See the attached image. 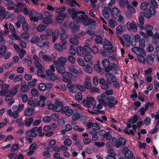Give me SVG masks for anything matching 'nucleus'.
I'll use <instances>...</instances> for the list:
<instances>
[{
	"label": "nucleus",
	"mask_w": 159,
	"mask_h": 159,
	"mask_svg": "<svg viewBox=\"0 0 159 159\" xmlns=\"http://www.w3.org/2000/svg\"><path fill=\"white\" fill-rule=\"evenodd\" d=\"M149 5V9H147L144 12L141 11L140 13H143L144 16L147 18H150L152 16L154 15L156 13V8L158 7V5L155 0L148 1Z\"/></svg>",
	"instance_id": "1"
},
{
	"label": "nucleus",
	"mask_w": 159,
	"mask_h": 159,
	"mask_svg": "<svg viewBox=\"0 0 159 159\" xmlns=\"http://www.w3.org/2000/svg\"><path fill=\"white\" fill-rule=\"evenodd\" d=\"M87 15L85 14H83L80 15L76 19L74 20L76 22H80L82 24L85 26H89V27L91 28L90 25H92L91 29H93L95 27V25L93 24L95 23V21L91 19H88Z\"/></svg>",
	"instance_id": "2"
},
{
	"label": "nucleus",
	"mask_w": 159,
	"mask_h": 159,
	"mask_svg": "<svg viewBox=\"0 0 159 159\" xmlns=\"http://www.w3.org/2000/svg\"><path fill=\"white\" fill-rule=\"evenodd\" d=\"M42 68H39L37 71V74L39 76H40L42 78H45V79L50 81H54L58 79L57 76L55 75V74L52 72L50 70L48 69L46 71L47 75L43 74V71Z\"/></svg>",
	"instance_id": "3"
},
{
	"label": "nucleus",
	"mask_w": 159,
	"mask_h": 159,
	"mask_svg": "<svg viewBox=\"0 0 159 159\" xmlns=\"http://www.w3.org/2000/svg\"><path fill=\"white\" fill-rule=\"evenodd\" d=\"M47 106L49 109L52 110L54 112H61L64 107L63 102L59 101H56L54 104L49 103Z\"/></svg>",
	"instance_id": "4"
},
{
	"label": "nucleus",
	"mask_w": 159,
	"mask_h": 159,
	"mask_svg": "<svg viewBox=\"0 0 159 159\" xmlns=\"http://www.w3.org/2000/svg\"><path fill=\"white\" fill-rule=\"evenodd\" d=\"M81 101L82 102L85 106L88 108L91 107V105L95 106L96 104V102L92 97H87L86 100L82 99Z\"/></svg>",
	"instance_id": "5"
},
{
	"label": "nucleus",
	"mask_w": 159,
	"mask_h": 159,
	"mask_svg": "<svg viewBox=\"0 0 159 159\" xmlns=\"http://www.w3.org/2000/svg\"><path fill=\"white\" fill-rule=\"evenodd\" d=\"M123 152L125 154V159H135V157L133 155L132 152L127 147L124 148Z\"/></svg>",
	"instance_id": "6"
},
{
	"label": "nucleus",
	"mask_w": 159,
	"mask_h": 159,
	"mask_svg": "<svg viewBox=\"0 0 159 159\" xmlns=\"http://www.w3.org/2000/svg\"><path fill=\"white\" fill-rule=\"evenodd\" d=\"M68 11L71 14L73 20L76 19V18L78 17V14L83 15V14H85V12L82 11H76V9L75 8L69 9Z\"/></svg>",
	"instance_id": "7"
},
{
	"label": "nucleus",
	"mask_w": 159,
	"mask_h": 159,
	"mask_svg": "<svg viewBox=\"0 0 159 159\" xmlns=\"http://www.w3.org/2000/svg\"><path fill=\"white\" fill-rule=\"evenodd\" d=\"M61 76L63 81L69 83L72 82L71 80L73 78V75L71 73L66 72Z\"/></svg>",
	"instance_id": "8"
},
{
	"label": "nucleus",
	"mask_w": 159,
	"mask_h": 159,
	"mask_svg": "<svg viewBox=\"0 0 159 159\" xmlns=\"http://www.w3.org/2000/svg\"><path fill=\"white\" fill-rule=\"evenodd\" d=\"M103 47L105 50H109V53H113L116 50V49L115 48H113V45L110 41L104 44L103 45Z\"/></svg>",
	"instance_id": "9"
},
{
	"label": "nucleus",
	"mask_w": 159,
	"mask_h": 159,
	"mask_svg": "<svg viewBox=\"0 0 159 159\" xmlns=\"http://www.w3.org/2000/svg\"><path fill=\"white\" fill-rule=\"evenodd\" d=\"M118 68L117 65L114 62L111 63V65L108 68L104 69L105 71L106 72H109L110 71L112 70V72L115 74H116Z\"/></svg>",
	"instance_id": "10"
},
{
	"label": "nucleus",
	"mask_w": 159,
	"mask_h": 159,
	"mask_svg": "<svg viewBox=\"0 0 159 159\" xmlns=\"http://www.w3.org/2000/svg\"><path fill=\"white\" fill-rule=\"evenodd\" d=\"M127 28L129 30H132L134 32H136L137 31V27L136 23L134 21L130 22L129 21L126 23Z\"/></svg>",
	"instance_id": "11"
},
{
	"label": "nucleus",
	"mask_w": 159,
	"mask_h": 159,
	"mask_svg": "<svg viewBox=\"0 0 159 159\" xmlns=\"http://www.w3.org/2000/svg\"><path fill=\"white\" fill-rule=\"evenodd\" d=\"M69 26L73 33L77 32L80 30L79 25L78 23L71 22L69 24Z\"/></svg>",
	"instance_id": "12"
},
{
	"label": "nucleus",
	"mask_w": 159,
	"mask_h": 159,
	"mask_svg": "<svg viewBox=\"0 0 159 159\" xmlns=\"http://www.w3.org/2000/svg\"><path fill=\"white\" fill-rule=\"evenodd\" d=\"M108 9L111 12V15L114 18L117 17L118 15L120 12V11L116 7H114L112 9H111V7H109Z\"/></svg>",
	"instance_id": "13"
},
{
	"label": "nucleus",
	"mask_w": 159,
	"mask_h": 159,
	"mask_svg": "<svg viewBox=\"0 0 159 159\" xmlns=\"http://www.w3.org/2000/svg\"><path fill=\"white\" fill-rule=\"evenodd\" d=\"M73 112V110L72 109H69L68 106H66L61 110V113L62 114L65 113L66 116H69L72 115Z\"/></svg>",
	"instance_id": "14"
},
{
	"label": "nucleus",
	"mask_w": 159,
	"mask_h": 159,
	"mask_svg": "<svg viewBox=\"0 0 159 159\" xmlns=\"http://www.w3.org/2000/svg\"><path fill=\"white\" fill-rule=\"evenodd\" d=\"M85 81L84 82V84L85 89H90L92 86L90 78L86 77L85 78Z\"/></svg>",
	"instance_id": "15"
},
{
	"label": "nucleus",
	"mask_w": 159,
	"mask_h": 159,
	"mask_svg": "<svg viewBox=\"0 0 159 159\" xmlns=\"http://www.w3.org/2000/svg\"><path fill=\"white\" fill-rule=\"evenodd\" d=\"M107 102L108 106L110 107H113L115 106V103H114L115 98L113 96H111L105 98Z\"/></svg>",
	"instance_id": "16"
},
{
	"label": "nucleus",
	"mask_w": 159,
	"mask_h": 159,
	"mask_svg": "<svg viewBox=\"0 0 159 159\" xmlns=\"http://www.w3.org/2000/svg\"><path fill=\"white\" fill-rule=\"evenodd\" d=\"M126 143L125 140L122 137H119L118 140L116 144H115V146L117 148H120L121 146H124Z\"/></svg>",
	"instance_id": "17"
},
{
	"label": "nucleus",
	"mask_w": 159,
	"mask_h": 159,
	"mask_svg": "<svg viewBox=\"0 0 159 159\" xmlns=\"http://www.w3.org/2000/svg\"><path fill=\"white\" fill-rule=\"evenodd\" d=\"M155 56L152 54L148 55L147 57V63L148 65H152L154 62Z\"/></svg>",
	"instance_id": "18"
},
{
	"label": "nucleus",
	"mask_w": 159,
	"mask_h": 159,
	"mask_svg": "<svg viewBox=\"0 0 159 159\" xmlns=\"http://www.w3.org/2000/svg\"><path fill=\"white\" fill-rule=\"evenodd\" d=\"M67 15V14L65 12L60 13L57 17L56 20L57 22L59 23H61Z\"/></svg>",
	"instance_id": "19"
},
{
	"label": "nucleus",
	"mask_w": 159,
	"mask_h": 159,
	"mask_svg": "<svg viewBox=\"0 0 159 159\" xmlns=\"http://www.w3.org/2000/svg\"><path fill=\"white\" fill-rule=\"evenodd\" d=\"M57 60L58 62H57V63H58V65L65 66V63L67 61L66 58L61 57L57 58Z\"/></svg>",
	"instance_id": "20"
},
{
	"label": "nucleus",
	"mask_w": 159,
	"mask_h": 159,
	"mask_svg": "<svg viewBox=\"0 0 159 159\" xmlns=\"http://www.w3.org/2000/svg\"><path fill=\"white\" fill-rule=\"evenodd\" d=\"M21 87L20 90L21 91L23 92H26L29 89L28 86L26 85V81L23 80L21 82Z\"/></svg>",
	"instance_id": "21"
},
{
	"label": "nucleus",
	"mask_w": 159,
	"mask_h": 159,
	"mask_svg": "<svg viewBox=\"0 0 159 159\" xmlns=\"http://www.w3.org/2000/svg\"><path fill=\"white\" fill-rule=\"evenodd\" d=\"M94 69L98 72L101 74H103L104 73V69L102 68L99 64H95L93 66Z\"/></svg>",
	"instance_id": "22"
},
{
	"label": "nucleus",
	"mask_w": 159,
	"mask_h": 159,
	"mask_svg": "<svg viewBox=\"0 0 159 159\" xmlns=\"http://www.w3.org/2000/svg\"><path fill=\"white\" fill-rule=\"evenodd\" d=\"M66 3L71 7H74L75 5L80 6V4L75 0H67Z\"/></svg>",
	"instance_id": "23"
},
{
	"label": "nucleus",
	"mask_w": 159,
	"mask_h": 159,
	"mask_svg": "<svg viewBox=\"0 0 159 159\" xmlns=\"http://www.w3.org/2000/svg\"><path fill=\"white\" fill-rule=\"evenodd\" d=\"M56 69L57 72L61 75L66 72L64 66L58 65L56 67Z\"/></svg>",
	"instance_id": "24"
},
{
	"label": "nucleus",
	"mask_w": 159,
	"mask_h": 159,
	"mask_svg": "<svg viewBox=\"0 0 159 159\" xmlns=\"http://www.w3.org/2000/svg\"><path fill=\"white\" fill-rule=\"evenodd\" d=\"M40 54L42 55V57L43 59L46 62H50L52 61L51 58L49 56L47 55H44L42 51H40Z\"/></svg>",
	"instance_id": "25"
},
{
	"label": "nucleus",
	"mask_w": 159,
	"mask_h": 159,
	"mask_svg": "<svg viewBox=\"0 0 159 159\" xmlns=\"http://www.w3.org/2000/svg\"><path fill=\"white\" fill-rule=\"evenodd\" d=\"M102 63L103 66L106 69L110 66V62L109 60L107 59H104L102 60Z\"/></svg>",
	"instance_id": "26"
},
{
	"label": "nucleus",
	"mask_w": 159,
	"mask_h": 159,
	"mask_svg": "<svg viewBox=\"0 0 159 159\" xmlns=\"http://www.w3.org/2000/svg\"><path fill=\"white\" fill-rule=\"evenodd\" d=\"M29 11H30V12L29 13V17L30 21L31 22L33 21L34 22H37L38 21V18L34 16L32 11L30 10Z\"/></svg>",
	"instance_id": "27"
},
{
	"label": "nucleus",
	"mask_w": 159,
	"mask_h": 159,
	"mask_svg": "<svg viewBox=\"0 0 159 159\" xmlns=\"http://www.w3.org/2000/svg\"><path fill=\"white\" fill-rule=\"evenodd\" d=\"M59 34V31L58 30H55L52 34V41L54 43L56 41V39L58 37Z\"/></svg>",
	"instance_id": "28"
},
{
	"label": "nucleus",
	"mask_w": 159,
	"mask_h": 159,
	"mask_svg": "<svg viewBox=\"0 0 159 159\" xmlns=\"http://www.w3.org/2000/svg\"><path fill=\"white\" fill-rule=\"evenodd\" d=\"M76 48V46L74 45H71L70 46L69 52L71 55H75L76 54L77 52V50H75Z\"/></svg>",
	"instance_id": "29"
},
{
	"label": "nucleus",
	"mask_w": 159,
	"mask_h": 159,
	"mask_svg": "<svg viewBox=\"0 0 159 159\" xmlns=\"http://www.w3.org/2000/svg\"><path fill=\"white\" fill-rule=\"evenodd\" d=\"M149 3H148V2H143L141 3L140 6V9L142 10H145L146 11L148 6H149Z\"/></svg>",
	"instance_id": "30"
},
{
	"label": "nucleus",
	"mask_w": 159,
	"mask_h": 159,
	"mask_svg": "<svg viewBox=\"0 0 159 159\" xmlns=\"http://www.w3.org/2000/svg\"><path fill=\"white\" fill-rule=\"evenodd\" d=\"M138 120V117L137 115H134L133 118H131L128 121V122L130 124H135L136 123Z\"/></svg>",
	"instance_id": "31"
},
{
	"label": "nucleus",
	"mask_w": 159,
	"mask_h": 159,
	"mask_svg": "<svg viewBox=\"0 0 159 159\" xmlns=\"http://www.w3.org/2000/svg\"><path fill=\"white\" fill-rule=\"evenodd\" d=\"M42 21L44 24L49 25L52 23V20L51 18H49L48 17H46L43 19Z\"/></svg>",
	"instance_id": "32"
},
{
	"label": "nucleus",
	"mask_w": 159,
	"mask_h": 159,
	"mask_svg": "<svg viewBox=\"0 0 159 159\" xmlns=\"http://www.w3.org/2000/svg\"><path fill=\"white\" fill-rule=\"evenodd\" d=\"M6 13L5 8L0 6V19L4 18L5 17Z\"/></svg>",
	"instance_id": "33"
},
{
	"label": "nucleus",
	"mask_w": 159,
	"mask_h": 159,
	"mask_svg": "<svg viewBox=\"0 0 159 159\" xmlns=\"http://www.w3.org/2000/svg\"><path fill=\"white\" fill-rule=\"evenodd\" d=\"M7 49V48L5 45H2L0 48V56L2 57L5 54Z\"/></svg>",
	"instance_id": "34"
},
{
	"label": "nucleus",
	"mask_w": 159,
	"mask_h": 159,
	"mask_svg": "<svg viewBox=\"0 0 159 159\" xmlns=\"http://www.w3.org/2000/svg\"><path fill=\"white\" fill-rule=\"evenodd\" d=\"M77 54L79 56H82L84 55V48L81 47H78L76 49Z\"/></svg>",
	"instance_id": "35"
},
{
	"label": "nucleus",
	"mask_w": 159,
	"mask_h": 159,
	"mask_svg": "<svg viewBox=\"0 0 159 159\" xmlns=\"http://www.w3.org/2000/svg\"><path fill=\"white\" fill-rule=\"evenodd\" d=\"M34 109L33 108L30 107L27 108L26 111L25 112L24 114L25 116H31L33 112Z\"/></svg>",
	"instance_id": "36"
},
{
	"label": "nucleus",
	"mask_w": 159,
	"mask_h": 159,
	"mask_svg": "<svg viewBox=\"0 0 159 159\" xmlns=\"http://www.w3.org/2000/svg\"><path fill=\"white\" fill-rule=\"evenodd\" d=\"M106 9L105 10V8H104L103 10L102 11V13L104 17L105 18L108 20L109 19V12L107 11V8L106 7Z\"/></svg>",
	"instance_id": "37"
},
{
	"label": "nucleus",
	"mask_w": 159,
	"mask_h": 159,
	"mask_svg": "<svg viewBox=\"0 0 159 159\" xmlns=\"http://www.w3.org/2000/svg\"><path fill=\"white\" fill-rule=\"evenodd\" d=\"M80 114L78 112H76L73 114L72 118L73 121H76L78 120L80 118Z\"/></svg>",
	"instance_id": "38"
},
{
	"label": "nucleus",
	"mask_w": 159,
	"mask_h": 159,
	"mask_svg": "<svg viewBox=\"0 0 159 159\" xmlns=\"http://www.w3.org/2000/svg\"><path fill=\"white\" fill-rule=\"evenodd\" d=\"M102 38L100 36H97L95 39V41L96 43H99L101 44H102Z\"/></svg>",
	"instance_id": "39"
},
{
	"label": "nucleus",
	"mask_w": 159,
	"mask_h": 159,
	"mask_svg": "<svg viewBox=\"0 0 159 159\" xmlns=\"http://www.w3.org/2000/svg\"><path fill=\"white\" fill-rule=\"evenodd\" d=\"M18 21L21 24H24L27 23L25 20L24 17L22 15H19L18 17Z\"/></svg>",
	"instance_id": "40"
},
{
	"label": "nucleus",
	"mask_w": 159,
	"mask_h": 159,
	"mask_svg": "<svg viewBox=\"0 0 159 159\" xmlns=\"http://www.w3.org/2000/svg\"><path fill=\"white\" fill-rule=\"evenodd\" d=\"M54 47L56 49L60 52H62L64 50L63 47L56 43L54 44Z\"/></svg>",
	"instance_id": "41"
},
{
	"label": "nucleus",
	"mask_w": 159,
	"mask_h": 159,
	"mask_svg": "<svg viewBox=\"0 0 159 159\" xmlns=\"http://www.w3.org/2000/svg\"><path fill=\"white\" fill-rule=\"evenodd\" d=\"M46 27V26L44 25H40L37 27L36 29L38 31L40 32L44 31Z\"/></svg>",
	"instance_id": "42"
},
{
	"label": "nucleus",
	"mask_w": 159,
	"mask_h": 159,
	"mask_svg": "<svg viewBox=\"0 0 159 159\" xmlns=\"http://www.w3.org/2000/svg\"><path fill=\"white\" fill-rule=\"evenodd\" d=\"M33 121V119L32 118H30L28 119H26L25 122V125L27 127H29L31 125Z\"/></svg>",
	"instance_id": "43"
},
{
	"label": "nucleus",
	"mask_w": 159,
	"mask_h": 159,
	"mask_svg": "<svg viewBox=\"0 0 159 159\" xmlns=\"http://www.w3.org/2000/svg\"><path fill=\"white\" fill-rule=\"evenodd\" d=\"M37 81V79H33L32 81L28 82V85L31 88H33L35 87Z\"/></svg>",
	"instance_id": "44"
},
{
	"label": "nucleus",
	"mask_w": 159,
	"mask_h": 159,
	"mask_svg": "<svg viewBox=\"0 0 159 159\" xmlns=\"http://www.w3.org/2000/svg\"><path fill=\"white\" fill-rule=\"evenodd\" d=\"M85 71L86 72H87L89 74L91 73L92 72L93 69L89 65H86L84 67Z\"/></svg>",
	"instance_id": "45"
},
{
	"label": "nucleus",
	"mask_w": 159,
	"mask_h": 159,
	"mask_svg": "<svg viewBox=\"0 0 159 159\" xmlns=\"http://www.w3.org/2000/svg\"><path fill=\"white\" fill-rule=\"evenodd\" d=\"M123 37L127 43H130L131 38L129 35L127 34H125L123 35Z\"/></svg>",
	"instance_id": "46"
},
{
	"label": "nucleus",
	"mask_w": 159,
	"mask_h": 159,
	"mask_svg": "<svg viewBox=\"0 0 159 159\" xmlns=\"http://www.w3.org/2000/svg\"><path fill=\"white\" fill-rule=\"evenodd\" d=\"M75 87L80 91L84 92L86 90L84 86L79 84H76Z\"/></svg>",
	"instance_id": "47"
},
{
	"label": "nucleus",
	"mask_w": 159,
	"mask_h": 159,
	"mask_svg": "<svg viewBox=\"0 0 159 159\" xmlns=\"http://www.w3.org/2000/svg\"><path fill=\"white\" fill-rule=\"evenodd\" d=\"M84 49L86 53H89L92 52L91 49L89 47V46L88 45H84Z\"/></svg>",
	"instance_id": "48"
},
{
	"label": "nucleus",
	"mask_w": 159,
	"mask_h": 159,
	"mask_svg": "<svg viewBox=\"0 0 159 159\" xmlns=\"http://www.w3.org/2000/svg\"><path fill=\"white\" fill-rule=\"evenodd\" d=\"M40 39L39 37L34 36L30 40V42L33 43H35L39 42Z\"/></svg>",
	"instance_id": "49"
},
{
	"label": "nucleus",
	"mask_w": 159,
	"mask_h": 159,
	"mask_svg": "<svg viewBox=\"0 0 159 159\" xmlns=\"http://www.w3.org/2000/svg\"><path fill=\"white\" fill-rule=\"evenodd\" d=\"M38 89L40 90L44 91L46 89V84L45 83H40Z\"/></svg>",
	"instance_id": "50"
},
{
	"label": "nucleus",
	"mask_w": 159,
	"mask_h": 159,
	"mask_svg": "<svg viewBox=\"0 0 159 159\" xmlns=\"http://www.w3.org/2000/svg\"><path fill=\"white\" fill-rule=\"evenodd\" d=\"M5 95L6 96L5 100L7 102H9L12 100L13 98V97L10 95L7 94V93L5 91Z\"/></svg>",
	"instance_id": "51"
},
{
	"label": "nucleus",
	"mask_w": 159,
	"mask_h": 159,
	"mask_svg": "<svg viewBox=\"0 0 159 159\" xmlns=\"http://www.w3.org/2000/svg\"><path fill=\"white\" fill-rule=\"evenodd\" d=\"M67 60L71 63L74 64L75 63L76 59L72 56H68L67 57Z\"/></svg>",
	"instance_id": "52"
},
{
	"label": "nucleus",
	"mask_w": 159,
	"mask_h": 159,
	"mask_svg": "<svg viewBox=\"0 0 159 159\" xmlns=\"http://www.w3.org/2000/svg\"><path fill=\"white\" fill-rule=\"evenodd\" d=\"M67 35L64 32V31H61L60 34V38L61 40H64L67 37Z\"/></svg>",
	"instance_id": "53"
},
{
	"label": "nucleus",
	"mask_w": 159,
	"mask_h": 159,
	"mask_svg": "<svg viewBox=\"0 0 159 159\" xmlns=\"http://www.w3.org/2000/svg\"><path fill=\"white\" fill-rule=\"evenodd\" d=\"M116 33L118 34H121L123 31V26L121 25L118 26L116 29Z\"/></svg>",
	"instance_id": "54"
},
{
	"label": "nucleus",
	"mask_w": 159,
	"mask_h": 159,
	"mask_svg": "<svg viewBox=\"0 0 159 159\" xmlns=\"http://www.w3.org/2000/svg\"><path fill=\"white\" fill-rule=\"evenodd\" d=\"M69 70L70 71L73 73L77 74L78 73V70L75 68L73 66H70L69 67Z\"/></svg>",
	"instance_id": "55"
},
{
	"label": "nucleus",
	"mask_w": 159,
	"mask_h": 159,
	"mask_svg": "<svg viewBox=\"0 0 159 159\" xmlns=\"http://www.w3.org/2000/svg\"><path fill=\"white\" fill-rule=\"evenodd\" d=\"M23 79V75H16L14 79V81L16 82L21 80Z\"/></svg>",
	"instance_id": "56"
},
{
	"label": "nucleus",
	"mask_w": 159,
	"mask_h": 159,
	"mask_svg": "<svg viewBox=\"0 0 159 159\" xmlns=\"http://www.w3.org/2000/svg\"><path fill=\"white\" fill-rule=\"evenodd\" d=\"M127 8L129 11L131 13H135L136 12L135 9L133 6L128 5L127 7Z\"/></svg>",
	"instance_id": "57"
},
{
	"label": "nucleus",
	"mask_w": 159,
	"mask_h": 159,
	"mask_svg": "<svg viewBox=\"0 0 159 159\" xmlns=\"http://www.w3.org/2000/svg\"><path fill=\"white\" fill-rule=\"evenodd\" d=\"M136 54L137 55H138L145 57L146 55V51L144 50L143 48H141L139 53H136Z\"/></svg>",
	"instance_id": "58"
},
{
	"label": "nucleus",
	"mask_w": 159,
	"mask_h": 159,
	"mask_svg": "<svg viewBox=\"0 0 159 159\" xmlns=\"http://www.w3.org/2000/svg\"><path fill=\"white\" fill-rule=\"evenodd\" d=\"M120 5L122 7L125 6L128 4V0H120L119 2Z\"/></svg>",
	"instance_id": "59"
},
{
	"label": "nucleus",
	"mask_w": 159,
	"mask_h": 159,
	"mask_svg": "<svg viewBox=\"0 0 159 159\" xmlns=\"http://www.w3.org/2000/svg\"><path fill=\"white\" fill-rule=\"evenodd\" d=\"M19 146L17 144H14L13 145L11 148L10 152H13L15 151H16L18 150L19 149Z\"/></svg>",
	"instance_id": "60"
},
{
	"label": "nucleus",
	"mask_w": 159,
	"mask_h": 159,
	"mask_svg": "<svg viewBox=\"0 0 159 159\" xmlns=\"http://www.w3.org/2000/svg\"><path fill=\"white\" fill-rule=\"evenodd\" d=\"M77 61L80 65L82 66H85L84 62L82 59L78 58L77 59Z\"/></svg>",
	"instance_id": "61"
},
{
	"label": "nucleus",
	"mask_w": 159,
	"mask_h": 159,
	"mask_svg": "<svg viewBox=\"0 0 159 159\" xmlns=\"http://www.w3.org/2000/svg\"><path fill=\"white\" fill-rule=\"evenodd\" d=\"M92 58V56L90 54H87L85 55L84 59L85 61L88 62L91 60Z\"/></svg>",
	"instance_id": "62"
},
{
	"label": "nucleus",
	"mask_w": 159,
	"mask_h": 159,
	"mask_svg": "<svg viewBox=\"0 0 159 159\" xmlns=\"http://www.w3.org/2000/svg\"><path fill=\"white\" fill-rule=\"evenodd\" d=\"M31 92L32 95L34 97H36L38 93V90L35 88H33Z\"/></svg>",
	"instance_id": "63"
},
{
	"label": "nucleus",
	"mask_w": 159,
	"mask_h": 159,
	"mask_svg": "<svg viewBox=\"0 0 159 159\" xmlns=\"http://www.w3.org/2000/svg\"><path fill=\"white\" fill-rule=\"evenodd\" d=\"M17 154L15 153H11L7 155L10 159H16Z\"/></svg>",
	"instance_id": "64"
}]
</instances>
